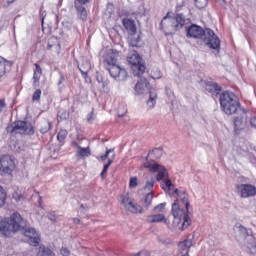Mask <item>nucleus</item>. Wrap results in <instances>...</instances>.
Masks as SVG:
<instances>
[{
	"mask_svg": "<svg viewBox=\"0 0 256 256\" xmlns=\"http://www.w3.org/2000/svg\"><path fill=\"white\" fill-rule=\"evenodd\" d=\"M186 37L188 39H201L207 47L219 51L221 49V40L215 35V32L211 28L205 30L196 24H192L186 27Z\"/></svg>",
	"mask_w": 256,
	"mask_h": 256,
	"instance_id": "f257e3e1",
	"label": "nucleus"
},
{
	"mask_svg": "<svg viewBox=\"0 0 256 256\" xmlns=\"http://www.w3.org/2000/svg\"><path fill=\"white\" fill-rule=\"evenodd\" d=\"M220 107L226 115H235L237 111H241V103L239 98L232 91L226 90L220 94Z\"/></svg>",
	"mask_w": 256,
	"mask_h": 256,
	"instance_id": "f03ea898",
	"label": "nucleus"
},
{
	"mask_svg": "<svg viewBox=\"0 0 256 256\" xmlns=\"http://www.w3.org/2000/svg\"><path fill=\"white\" fill-rule=\"evenodd\" d=\"M185 15L177 14L175 17H169V13L162 19L160 26L168 30L170 35H175L177 31H181L186 23Z\"/></svg>",
	"mask_w": 256,
	"mask_h": 256,
	"instance_id": "7ed1b4c3",
	"label": "nucleus"
},
{
	"mask_svg": "<svg viewBox=\"0 0 256 256\" xmlns=\"http://www.w3.org/2000/svg\"><path fill=\"white\" fill-rule=\"evenodd\" d=\"M172 215L174 217L175 223H181L182 221V231L187 229L191 225V218L189 217V210L185 208V205H180L179 203L172 204Z\"/></svg>",
	"mask_w": 256,
	"mask_h": 256,
	"instance_id": "20e7f679",
	"label": "nucleus"
},
{
	"mask_svg": "<svg viewBox=\"0 0 256 256\" xmlns=\"http://www.w3.org/2000/svg\"><path fill=\"white\" fill-rule=\"evenodd\" d=\"M235 230L237 241H239L241 245L249 249L250 247H253V245L256 244V239L255 236L253 235V231L247 229L241 224H237L235 226Z\"/></svg>",
	"mask_w": 256,
	"mask_h": 256,
	"instance_id": "39448f33",
	"label": "nucleus"
},
{
	"mask_svg": "<svg viewBox=\"0 0 256 256\" xmlns=\"http://www.w3.org/2000/svg\"><path fill=\"white\" fill-rule=\"evenodd\" d=\"M165 187H167V189L172 192V197L176 199L174 203H178V205H184L186 211H188L189 195L187 194V192L183 189L175 188V185H173L171 179H166Z\"/></svg>",
	"mask_w": 256,
	"mask_h": 256,
	"instance_id": "423d86ee",
	"label": "nucleus"
},
{
	"mask_svg": "<svg viewBox=\"0 0 256 256\" xmlns=\"http://www.w3.org/2000/svg\"><path fill=\"white\" fill-rule=\"evenodd\" d=\"M128 63L131 65L134 77H142L145 73V62H143V58H141L137 51L132 52V54L128 56Z\"/></svg>",
	"mask_w": 256,
	"mask_h": 256,
	"instance_id": "0eeeda50",
	"label": "nucleus"
},
{
	"mask_svg": "<svg viewBox=\"0 0 256 256\" xmlns=\"http://www.w3.org/2000/svg\"><path fill=\"white\" fill-rule=\"evenodd\" d=\"M8 133H19L20 135H34L33 125L26 121H16L7 127Z\"/></svg>",
	"mask_w": 256,
	"mask_h": 256,
	"instance_id": "6e6552de",
	"label": "nucleus"
},
{
	"mask_svg": "<svg viewBox=\"0 0 256 256\" xmlns=\"http://www.w3.org/2000/svg\"><path fill=\"white\" fill-rule=\"evenodd\" d=\"M15 171V160L9 155L0 158V174L11 175Z\"/></svg>",
	"mask_w": 256,
	"mask_h": 256,
	"instance_id": "1a4fd4ad",
	"label": "nucleus"
},
{
	"mask_svg": "<svg viewBox=\"0 0 256 256\" xmlns=\"http://www.w3.org/2000/svg\"><path fill=\"white\" fill-rule=\"evenodd\" d=\"M144 167L149 169L152 173H158L157 181H163L165 177H168L167 169H165L162 165L157 164L155 161H147L144 163Z\"/></svg>",
	"mask_w": 256,
	"mask_h": 256,
	"instance_id": "9d476101",
	"label": "nucleus"
},
{
	"mask_svg": "<svg viewBox=\"0 0 256 256\" xmlns=\"http://www.w3.org/2000/svg\"><path fill=\"white\" fill-rule=\"evenodd\" d=\"M121 205L126 211H130V213H143V207L133 204L129 195L121 196Z\"/></svg>",
	"mask_w": 256,
	"mask_h": 256,
	"instance_id": "9b49d317",
	"label": "nucleus"
},
{
	"mask_svg": "<svg viewBox=\"0 0 256 256\" xmlns=\"http://www.w3.org/2000/svg\"><path fill=\"white\" fill-rule=\"evenodd\" d=\"M9 219L10 225H12V229L17 233V231H21L25 229V219L18 212L13 213Z\"/></svg>",
	"mask_w": 256,
	"mask_h": 256,
	"instance_id": "f8f14e48",
	"label": "nucleus"
},
{
	"mask_svg": "<svg viewBox=\"0 0 256 256\" xmlns=\"http://www.w3.org/2000/svg\"><path fill=\"white\" fill-rule=\"evenodd\" d=\"M108 71L116 81H125L127 79V70L120 66L113 64L108 68Z\"/></svg>",
	"mask_w": 256,
	"mask_h": 256,
	"instance_id": "ddd939ff",
	"label": "nucleus"
},
{
	"mask_svg": "<svg viewBox=\"0 0 256 256\" xmlns=\"http://www.w3.org/2000/svg\"><path fill=\"white\" fill-rule=\"evenodd\" d=\"M236 114L239 116L234 117V127L236 131H241L247 126V112L242 108Z\"/></svg>",
	"mask_w": 256,
	"mask_h": 256,
	"instance_id": "4468645a",
	"label": "nucleus"
},
{
	"mask_svg": "<svg viewBox=\"0 0 256 256\" xmlns=\"http://www.w3.org/2000/svg\"><path fill=\"white\" fill-rule=\"evenodd\" d=\"M237 189L243 199L256 196V187L251 184H240Z\"/></svg>",
	"mask_w": 256,
	"mask_h": 256,
	"instance_id": "2eb2a0df",
	"label": "nucleus"
},
{
	"mask_svg": "<svg viewBox=\"0 0 256 256\" xmlns=\"http://www.w3.org/2000/svg\"><path fill=\"white\" fill-rule=\"evenodd\" d=\"M24 235L29 239L30 245L33 247H39V233H37L35 228H26Z\"/></svg>",
	"mask_w": 256,
	"mask_h": 256,
	"instance_id": "dca6fc26",
	"label": "nucleus"
},
{
	"mask_svg": "<svg viewBox=\"0 0 256 256\" xmlns=\"http://www.w3.org/2000/svg\"><path fill=\"white\" fill-rule=\"evenodd\" d=\"M122 25L130 37L137 34V25L135 24V20L124 18L122 20Z\"/></svg>",
	"mask_w": 256,
	"mask_h": 256,
	"instance_id": "f3484780",
	"label": "nucleus"
},
{
	"mask_svg": "<svg viewBox=\"0 0 256 256\" xmlns=\"http://www.w3.org/2000/svg\"><path fill=\"white\" fill-rule=\"evenodd\" d=\"M205 91L211 93L212 97H217L218 95H221V87L217 82L206 81Z\"/></svg>",
	"mask_w": 256,
	"mask_h": 256,
	"instance_id": "a211bd4d",
	"label": "nucleus"
},
{
	"mask_svg": "<svg viewBox=\"0 0 256 256\" xmlns=\"http://www.w3.org/2000/svg\"><path fill=\"white\" fill-rule=\"evenodd\" d=\"M0 233L5 237H9L11 233H16L8 218L0 221Z\"/></svg>",
	"mask_w": 256,
	"mask_h": 256,
	"instance_id": "6ab92c4d",
	"label": "nucleus"
},
{
	"mask_svg": "<svg viewBox=\"0 0 256 256\" xmlns=\"http://www.w3.org/2000/svg\"><path fill=\"white\" fill-rule=\"evenodd\" d=\"M78 69L85 81H91L88 73L91 71V63L89 61H84L81 65H78Z\"/></svg>",
	"mask_w": 256,
	"mask_h": 256,
	"instance_id": "aec40b11",
	"label": "nucleus"
},
{
	"mask_svg": "<svg viewBox=\"0 0 256 256\" xmlns=\"http://www.w3.org/2000/svg\"><path fill=\"white\" fill-rule=\"evenodd\" d=\"M149 87V81L146 78L139 77L138 82L135 85V91L138 95H143L145 88Z\"/></svg>",
	"mask_w": 256,
	"mask_h": 256,
	"instance_id": "412c9836",
	"label": "nucleus"
},
{
	"mask_svg": "<svg viewBox=\"0 0 256 256\" xmlns=\"http://www.w3.org/2000/svg\"><path fill=\"white\" fill-rule=\"evenodd\" d=\"M35 70H34V74H33V85L34 87H39V81L41 79V75H43V69L41 68V66L39 64H35Z\"/></svg>",
	"mask_w": 256,
	"mask_h": 256,
	"instance_id": "4be33fe9",
	"label": "nucleus"
},
{
	"mask_svg": "<svg viewBox=\"0 0 256 256\" xmlns=\"http://www.w3.org/2000/svg\"><path fill=\"white\" fill-rule=\"evenodd\" d=\"M73 147H76L78 151V155L82 158L91 156V148L89 147H81L77 142L72 143Z\"/></svg>",
	"mask_w": 256,
	"mask_h": 256,
	"instance_id": "5701e85b",
	"label": "nucleus"
},
{
	"mask_svg": "<svg viewBox=\"0 0 256 256\" xmlns=\"http://www.w3.org/2000/svg\"><path fill=\"white\" fill-rule=\"evenodd\" d=\"M147 223H162L165 221V215L163 214H154L146 217Z\"/></svg>",
	"mask_w": 256,
	"mask_h": 256,
	"instance_id": "b1692460",
	"label": "nucleus"
},
{
	"mask_svg": "<svg viewBox=\"0 0 256 256\" xmlns=\"http://www.w3.org/2000/svg\"><path fill=\"white\" fill-rule=\"evenodd\" d=\"M148 109H153L155 105H157V92L150 91L149 92V99L146 103Z\"/></svg>",
	"mask_w": 256,
	"mask_h": 256,
	"instance_id": "393cba45",
	"label": "nucleus"
},
{
	"mask_svg": "<svg viewBox=\"0 0 256 256\" xmlns=\"http://www.w3.org/2000/svg\"><path fill=\"white\" fill-rule=\"evenodd\" d=\"M53 127V124L49 122L48 120H44L40 123V133L45 135V133H49Z\"/></svg>",
	"mask_w": 256,
	"mask_h": 256,
	"instance_id": "a878e982",
	"label": "nucleus"
},
{
	"mask_svg": "<svg viewBox=\"0 0 256 256\" xmlns=\"http://www.w3.org/2000/svg\"><path fill=\"white\" fill-rule=\"evenodd\" d=\"M25 256H31V255H25ZM37 256H55V253L52 252L51 249L47 247H40Z\"/></svg>",
	"mask_w": 256,
	"mask_h": 256,
	"instance_id": "bb28decb",
	"label": "nucleus"
},
{
	"mask_svg": "<svg viewBox=\"0 0 256 256\" xmlns=\"http://www.w3.org/2000/svg\"><path fill=\"white\" fill-rule=\"evenodd\" d=\"M57 117H58V121H67V119H69V111L63 108H60L58 110Z\"/></svg>",
	"mask_w": 256,
	"mask_h": 256,
	"instance_id": "cd10ccee",
	"label": "nucleus"
},
{
	"mask_svg": "<svg viewBox=\"0 0 256 256\" xmlns=\"http://www.w3.org/2000/svg\"><path fill=\"white\" fill-rule=\"evenodd\" d=\"M78 16L82 21H87V9L83 6L76 7Z\"/></svg>",
	"mask_w": 256,
	"mask_h": 256,
	"instance_id": "c85d7f7f",
	"label": "nucleus"
},
{
	"mask_svg": "<svg viewBox=\"0 0 256 256\" xmlns=\"http://www.w3.org/2000/svg\"><path fill=\"white\" fill-rule=\"evenodd\" d=\"M153 202V193L149 192L143 201V206L145 207V209H149V207H151V203Z\"/></svg>",
	"mask_w": 256,
	"mask_h": 256,
	"instance_id": "c756f323",
	"label": "nucleus"
},
{
	"mask_svg": "<svg viewBox=\"0 0 256 256\" xmlns=\"http://www.w3.org/2000/svg\"><path fill=\"white\" fill-rule=\"evenodd\" d=\"M52 47H55L56 49H60V48H61V44H59V43L57 42V38H50V39L48 40L47 49H48L49 51H51V48H52Z\"/></svg>",
	"mask_w": 256,
	"mask_h": 256,
	"instance_id": "7c9ffc66",
	"label": "nucleus"
},
{
	"mask_svg": "<svg viewBox=\"0 0 256 256\" xmlns=\"http://www.w3.org/2000/svg\"><path fill=\"white\" fill-rule=\"evenodd\" d=\"M113 164V159H108V163L104 165V168L100 174L101 179H105L107 175V171H109V167Z\"/></svg>",
	"mask_w": 256,
	"mask_h": 256,
	"instance_id": "2f4dec72",
	"label": "nucleus"
},
{
	"mask_svg": "<svg viewBox=\"0 0 256 256\" xmlns=\"http://www.w3.org/2000/svg\"><path fill=\"white\" fill-rule=\"evenodd\" d=\"M106 63H108V65H115V63H117V56L113 53H110L107 55L106 59H105Z\"/></svg>",
	"mask_w": 256,
	"mask_h": 256,
	"instance_id": "473e14b6",
	"label": "nucleus"
},
{
	"mask_svg": "<svg viewBox=\"0 0 256 256\" xmlns=\"http://www.w3.org/2000/svg\"><path fill=\"white\" fill-rule=\"evenodd\" d=\"M148 155H154L155 159H161L163 157V148H155Z\"/></svg>",
	"mask_w": 256,
	"mask_h": 256,
	"instance_id": "72a5a7b5",
	"label": "nucleus"
},
{
	"mask_svg": "<svg viewBox=\"0 0 256 256\" xmlns=\"http://www.w3.org/2000/svg\"><path fill=\"white\" fill-rule=\"evenodd\" d=\"M207 5H209L208 0H195V6L197 7V9H205Z\"/></svg>",
	"mask_w": 256,
	"mask_h": 256,
	"instance_id": "f704fd0d",
	"label": "nucleus"
},
{
	"mask_svg": "<svg viewBox=\"0 0 256 256\" xmlns=\"http://www.w3.org/2000/svg\"><path fill=\"white\" fill-rule=\"evenodd\" d=\"M5 199H7V194L5 193V190H3V187L0 186V207L5 205Z\"/></svg>",
	"mask_w": 256,
	"mask_h": 256,
	"instance_id": "c9c22d12",
	"label": "nucleus"
},
{
	"mask_svg": "<svg viewBox=\"0 0 256 256\" xmlns=\"http://www.w3.org/2000/svg\"><path fill=\"white\" fill-rule=\"evenodd\" d=\"M153 187H155V179H153V177H150L146 182L145 189L151 191Z\"/></svg>",
	"mask_w": 256,
	"mask_h": 256,
	"instance_id": "e433bc0d",
	"label": "nucleus"
},
{
	"mask_svg": "<svg viewBox=\"0 0 256 256\" xmlns=\"http://www.w3.org/2000/svg\"><path fill=\"white\" fill-rule=\"evenodd\" d=\"M66 138H67V130H61L57 135V139L60 143H62V141H65Z\"/></svg>",
	"mask_w": 256,
	"mask_h": 256,
	"instance_id": "4c0bfd02",
	"label": "nucleus"
},
{
	"mask_svg": "<svg viewBox=\"0 0 256 256\" xmlns=\"http://www.w3.org/2000/svg\"><path fill=\"white\" fill-rule=\"evenodd\" d=\"M32 101H41V89L35 90L32 96Z\"/></svg>",
	"mask_w": 256,
	"mask_h": 256,
	"instance_id": "58836bf2",
	"label": "nucleus"
},
{
	"mask_svg": "<svg viewBox=\"0 0 256 256\" xmlns=\"http://www.w3.org/2000/svg\"><path fill=\"white\" fill-rule=\"evenodd\" d=\"M166 203H160L157 206L154 207L153 211L154 213H161L165 209Z\"/></svg>",
	"mask_w": 256,
	"mask_h": 256,
	"instance_id": "ea45409f",
	"label": "nucleus"
},
{
	"mask_svg": "<svg viewBox=\"0 0 256 256\" xmlns=\"http://www.w3.org/2000/svg\"><path fill=\"white\" fill-rule=\"evenodd\" d=\"M140 42H141V37H139V36H137V38H131L130 39V45L132 47H137Z\"/></svg>",
	"mask_w": 256,
	"mask_h": 256,
	"instance_id": "a19ab883",
	"label": "nucleus"
},
{
	"mask_svg": "<svg viewBox=\"0 0 256 256\" xmlns=\"http://www.w3.org/2000/svg\"><path fill=\"white\" fill-rule=\"evenodd\" d=\"M138 183H137V177H132L130 178V182H129V187L131 189H135V187H137Z\"/></svg>",
	"mask_w": 256,
	"mask_h": 256,
	"instance_id": "79ce46f5",
	"label": "nucleus"
},
{
	"mask_svg": "<svg viewBox=\"0 0 256 256\" xmlns=\"http://www.w3.org/2000/svg\"><path fill=\"white\" fill-rule=\"evenodd\" d=\"M47 217L50 221H52V223H55V221H57V214L53 211L49 212Z\"/></svg>",
	"mask_w": 256,
	"mask_h": 256,
	"instance_id": "37998d69",
	"label": "nucleus"
},
{
	"mask_svg": "<svg viewBox=\"0 0 256 256\" xmlns=\"http://www.w3.org/2000/svg\"><path fill=\"white\" fill-rule=\"evenodd\" d=\"M60 254H61L62 256H69V255H71V251L68 250V248L62 247V248L60 249Z\"/></svg>",
	"mask_w": 256,
	"mask_h": 256,
	"instance_id": "c03bdc74",
	"label": "nucleus"
},
{
	"mask_svg": "<svg viewBox=\"0 0 256 256\" xmlns=\"http://www.w3.org/2000/svg\"><path fill=\"white\" fill-rule=\"evenodd\" d=\"M113 151V149L107 150L106 153L100 157L101 161L107 160V158L109 157V153H113Z\"/></svg>",
	"mask_w": 256,
	"mask_h": 256,
	"instance_id": "a18cd8bd",
	"label": "nucleus"
},
{
	"mask_svg": "<svg viewBox=\"0 0 256 256\" xmlns=\"http://www.w3.org/2000/svg\"><path fill=\"white\" fill-rule=\"evenodd\" d=\"M130 256H149V251H147V250L140 251L136 254H131Z\"/></svg>",
	"mask_w": 256,
	"mask_h": 256,
	"instance_id": "49530a36",
	"label": "nucleus"
},
{
	"mask_svg": "<svg viewBox=\"0 0 256 256\" xmlns=\"http://www.w3.org/2000/svg\"><path fill=\"white\" fill-rule=\"evenodd\" d=\"M7 108V103L5 102V99H0V113Z\"/></svg>",
	"mask_w": 256,
	"mask_h": 256,
	"instance_id": "de8ad7c7",
	"label": "nucleus"
},
{
	"mask_svg": "<svg viewBox=\"0 0 256 256\" xmlns=\"http://www.w3.org/2000/svg\"><path fill=\"white\" fill-rule=\"evenodd\" d=\"M248 249L252 255L256 256V242L254 245L250 246V248Z\"/></svg>",
	"mask_w": 256,
	"mask_h": 256,
	"instance_id": "09e8293b",
	"label": "nucleus"
},
{
	"mask_svg": "<svg viewBox=\"0 0 256 256\" xmlns=\"http://www.w3.org/2000/svg\"><path fill=\"white\" fill-rule=\"evenodd\" d=\"M250 125H251V127H254L256 129V117L255 116L250 118Z\"/></svg>",
	"mask_w": 256,
	"mask_h": 256,
	"instance_id": "8fccbe9b",
	"label": "nucleus"
},
{
	"mask_svg": "<svg viewBox=\"0 0 256 256\" xmlns=\"http://www.w3.org/2000/svg\"><path fill=\"white\" fill-rule=\"evenodd\" d=\"M63 82H65V76H63V74H60V78H59V81H58V85H62Z\"/></svg>",
	"mask_w": 256,
	"mask_h": 256,
	"instance_id": "3c124183",
	"label": "nucleus"
},
{
	"mask_svg": "<svg viewBox=\"0 0 256 256\" xmlns=\"http://www.w3.org/2000/svg\"><path fill=\"white\" fill-rule=\"evenodd\" d=\"M11 3H15V0H7V2L3 5V7H9Z\"/></svg>",
	"mask_w": 256,
	"mask_h": 256,
	"instance_id": "603ef678",
	"label": "nucleus"
},
{
	"mask_svg": "<svg viewBox=\"0 0 256 256\" xmlns=\"http://www.w3.org/2000/svg\"><path fill=\"white\" fill-rule=\"evenodd\" d=\"M80 5H86V3H89L91 0H76Z\"/></svg>",
	"mask_w": 256,
	"mask_h": 256,
	"instance_id": "864d4df0",
	"label": "nucleus"
},
{
	"mask_svg": "<svg viewBox=\"0 0 256 256\" xmlns=\"http://www.w3.org/2000/svg\"><path fill=\"white\" fill-rule=\"evenodd\" d=\"M73 223L79 225L81 223V220L79 218H73Z\"/></svg>",
	"mask_w": 256,
	"mask_h": 256,
	"instance_id": "5fc2aeb1",
	"label": "nucleus"
},
{
	"mask_svg": "<svg viewBox=\"0 0 256 256\" xmlns=\"http://www.w3.org/2000/svg\"><path fill=\"white\" fill-rule=\"evenodd\" d=\"M93 121V112H91L90 117H88V123H91Z\"/></svg>",
	"mask_w": 256,
	"mask_h": 256,
	"instance_id": "6e6d98bb",
	"label": "nucleus"
},
{
	"mask_svg": "<svg viewBox=\"0 0 256 256\" xmlns=\"http://www.w3.org/2000/svg\"><path fill=\"white\" fill-rule=\"evenodd\" d=\"M97 81L98 83H103V78L102 77L99 78V76H97Z\"/></svg>",
	"mask_w": 256,
	"mask_h": 256,
	"instance_id": "4d7b16f0",
	"label": "nucleus"
},
{
	"mask_svg": "<svg viewBox=\"0 0 256 256\" xmlns=\"http://www.w3.org/2000/svg\"><path fill=\"white\" fill-rule=\"evenodd\" d=\"M81 209H85V205L81 204L80 205Z\"/></svg>",
	"mask_w": 256,
	"mask_h": 256,
	"instance_id": "13d9d810",
	"label": "nucleus"
},
{
	"mask_svg": "<svg viewBox=\"0 0 256 256\" xmlns=\"http://www.w3.org/2000/svg\"><path fill=\"white\" fill-rule=\"evenodd\" d=\"M118 117H124V114H118Z\"/></svg>",
	"mask_w": 256,
	"mask_h": 256,
	"instance_id": "bf43d9fd",
	"label": "nucleus"
},
{
	"mask_svg": "<svg viewBox=\"0 0 256 256\" xmlns=\"http://www.w3.org/2000/svg\"><path fill=\"white\" fill-rule=\"evenodd\" d=\"M16 201H21V196H19Z\"/></svg>",
	"mask_w": 256,
	"mask_h": 256,
	"instance_id": "052dcab7",
	"label": "nucleus"
},
{
	"mask_svg": "<svg viewBox=\"0 0 256 256\" xmlns=\"http://www.w3.org/2000/svg\"><path fill=\"white\" fill-rule=\"evenodd\" d=\"M59 3H60V5H61V3H63V0H59Z\"/></svg>",
	"mask_w": 256,
	"mask_h": 256,
	"instance_id": "680f3d73",
	"label": "nucleus"
},
{
	"mask_svg": "<svg viewBox=\"0 0 256 256\" xmlns=\"http://www.w3.org/2000/svg\"><path fill=\"white\" fill-rule=\"evenodd\" d=\"M254 151L256 152V147H254Z\"/></svg>",
	"mask_w": 256,
	"mask_h": 256,
	"instance_id": "e2e57ef3",
	"label": "nucleus"
},
{
	"mask_svg": "<svg viewBox=\"0 0 256 256\" xmlns=\"http://www.w3.org/2000/svg\"><path fill=\"white\" fill-rule=\"evenodd\" d=\"M113 157H115V154H113Z\"/></svg>",
	"mask_w": 256,
	"mask_h": 256,
	"instance_id": "0e129e2a",
	"label": "nucleus"
}]
</instances>
